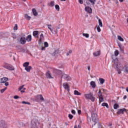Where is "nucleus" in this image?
I'll list each match as a JSON object with an SVG mask.
<instances>
[{
  "label": "nucleus",
  "mask_w": 128,
  "mask_h": 128,
  "mask_svg": "<svg viewBox=\"0 0 128 128\" xmlns=\"http://www.w3.org/2000/svg\"><path fill=\"white\" fill-rule=\"evenodd\" d=\"M31 128H36V123L34 120H32L31 122Z\"/></svg>",
  "instance_id": "nucleus-11"
},
{
  "label": "nucleus",
  "mask_w": 128,
  "mask_h": 128,
  "mask_svg": "<svg viewBox=\"0 0 128 128\" xmlns=\"http://www.w3.org/2000/svg\"><path fill=\"white\" fill-rule=\"evenodd\" d=\"M72 114H76V112L75 110H72L71 111Z\"/></svg>",
  "instance_id": "nucleus-48"
},
{
  "label": "nucleus",
  "mask_w": 128,
  "mask_h": 128,
  "mask_svg": "<svg viewBox=\"0 0 128 128\" xmlns=\"http://www.w3.org/2000/svg\"><path fill=\"white\" fill-rule=\"evenodd\" d=\"M120 2H124V0H119Z\"/></svg>",
  "instance_id": "nucleus-63"
},
{
  "label": "nucleus",
  "mask_w": 128,
  "mask_h": 128,
  "mask_svg": "<svg viewBox=\"0 0 128 128\" xmlns=\"http://www.w3.org/2000/svg\"><path fill=\"white\" fill-rule=\"evenodd\" d=\"M14 30H18V24H16L14 28Z\"/></svg>",
  "instance_id": "nucleus-47"
},
{
  "label": "nucleus",
  "mask_w": 128,
  "mask_h": 128,
  "mask_svg": "<svg viewBox=\"0 0 128 128\" xmlns=\"http://www.w3.org/2000/svg\"><path fill=\"white\" fill-rule=\"evenodd\" d=\"M56 51H55L54 54H53V56H56Z\"/></svg>",
  "instance_id": "nucleus-57"
},
{
  "label": "nucleus",
  "mask_w": 128,
  "mask_h": 128,
  "mask_svg": "<svg viewBox=\"0 0 128 128\" xmlns=\"http://www.w3.org/2000/svg\"><path fill=\"white\" fill-rule=\"evenodd\" d=\"M100 51H98L94 53V56H100Z\"/></svg>",
  "instance_id": "nucleus-23"
},
{
  "label": "nucleus",
  "mask_w": 128,
  "mask_h": 128,
  "mask_svg": "<svg viewBox=\"0 0 128 128\" xmlns=\"http://www.w3.org/2000/svg\"><path fill=\"white\" fill-rule=\"evenodd\" d=\"M55 8L58 12H60V6H58V4H56L55 6Z\"/></svg>",
  "instance_id": "nucleus-34"
},
{
  "label": "nucleus",
  "mask_w": 128,
  "mask_h": 128,
  "mask_svg": "<svg viewBox=\"0 0 128 128\" xmlns=\"http://www.w3.org/2000/svg\"><path fill=\"white\" fill-rule=\"evenodd\" d=\"M44 34H41L40 35L39 42H42V40H44Z\"/></svg>",
  "instance_id": "nucleus-25"
},
{
  "label": "nucleus",
  "mask_w": 128,
  "mask_h": 128,
  "mask_svg": "<svg viewBox=\"0 0 128 128\" xmlns=\"http://www.w3.org/2000/svg\"><path fill=\"white\" fill-rule=\"evenodd\" d=\"M103 92H106V90L105 89H103Z\"/></svg>",
  "instance_id": "nucleus-62"
},
{
  "label": "nucleus",
  "mask_w": 128,
  "mask_h": 128,
  "mask_svg": "<svg viewBox=\"0 0 128 128\" xmlns=\"http://www.w3.org/2000/svg\"><path fill=\"white\" fill-rule=\"evenodd\" d=\"M4 68H7V70H14V66H12L10 64H6L4 66Z\"/></svg>",
  "instance_id": "nucleus-5"
},
{
  "label": "nucleus",
  "mask_w": 128,
  "mask_h": 128,
  "mask_svg": "<svg viewBox=\"0 0 128 128\" xmlns=\"http://www.w3.org/2000/svg\"><path fill=\"white\" fill-rule=\"evenodd\" d=\"M62 2H66V0H60Z\"/></svg>",
  "instance_id": "nucleus-64"
},
{
  "label": "nucleus",
  "mask_w": 128,
  "mask_h": 128,
  "mask_svg": "<svg viewBox=\"0 0 128 128\" xmlns=\"http://www.w3.org/2000/svg\"><path fill=\"white\" fill-rule=\"evenodd\" d=\"M8 88L6 87V88H2V89L1 90H0V92H1V94H4V92H6V89H7Z\"/></svg>",
  "instance_id": "nucleus-36"
},
{
  "label": "nucleus",
  "mask_w": 128,
  "mask_h": 128,
  "mask_svg": "<svg viewBox=\"0 0 128 128\" xmlns=\"http://www.w3.org/2000/svg\"><path fill=\"white\" fill-rule=\"evenodd\" d=\"M98 128H102V125H100Z\"/></svg>",
  "instance_id": "nucleus-58"
},
{
  "label": "nucleus",
  "mask_w": 128,
  "mask_h": 128,
  "mask_svg": "<svg viewBox=\"0 0 128 128\" xmlns=\"http://www.w3.org/2000/svg\"><path fill=\"white\" fill-rule=\"evenodd\" d=\"M98 96H102V90H99L98 92Z\"/></svg>",
  "instance_id": "nucleus-35"
},
{
  "label": "nucleus",
  "mask_w": 128,
  "mask_h": 128,
  "mask_svg": "<svg viewBox=\"0 0 128 128\" xmlns=\"http://www.w3.org/2000/svg\"><path fill=\"white\" fill-rule=\"evenodd\" d=\"M99 82H100V84H104V79L102 78H100Z\"/></svg>",
  "instance_id": "nucleus-24"
},
{
  "label": "nucleus",
  "mask_w": 128,
  "mask_h": 128,
  "mask_svg": "<svg viewBox=\"0 0 128 128\" xmlns=\"http://www.w3.org/2000/svg\"><path fill=\"white\" fill-rule=\"evenodd\" d=\"M62 78L66 80H72V78L66 74H64Z\"/></svg>",
  "instance_id": "nucleus-6"
},
{
  "label": "nucleus",
  "mask_w": 128,
  "mask_h": 128,
  "mask_svg": "<svg viewBox=\"0 0 128 128\" xmlns=\"http://www.w3.org/2000/svg\"><path fill=\"white\" fill-rule=\"evenodd\" d=\"M117 68L116 70H117L118 74H122V71H120V68H118H118Z\"/></svg>",
  "instance_id": "nucleus-41"
},
{
  "label": "nucleus",
  "mask_w": 128,
  "mask_h": 128,
  "mask_svg": "<svg viewBox=\"0 0 128 128\" xmlns=\"http://www.w3.org/2000/svg\"><path fill=\"white\" fill-rule=\"evenodd\" d=\"M78 2L81 4H84V1L82 0H78Z\"/></svg>",
  "instance_id": "nucleus-50"
},
{
  "label": "nucleus",
  "mask_w": 128,
  "mask_h": 128,
  "mask_svg": "<svg viewBox=\"0 0 128 128\" xmlns=\"http://www.w3.org/2000/svg\"><path fill=\"white\" fill-rule=\"evenodd\" d=\"M82 34L84 36H85V38H90V34H88L84 33Z\"/></svg>",
  "instance_id": "nucleus-39"
},
{
  "label": "nucleus",
  "mask_w": 128,
  "mask_h": 128,
  "mask_svg": "<svg viewBox=\"0 0 128 128\" xmlns=\"http://www.w3.org/2000/svg\"><path fill=\"white\" fill-rule=\"evenodd\" d=\"M24 17H25V18H26V20H30L32 18L30 16H28V15L27 14H25Z\"/></svg>",
  "instance_id": "nucleus-29"
},
{
  "label": "nucleus",
  "mask_w": 128,
  "mask_h": 128,
  "mask_svg": "<svg viewBox=\"0 0 128 128\" xmlns=\"http://www.w3.org/2000/svg\"><path fill=\"white\" fill-rule=\"evenodd\" d=\"M26 38L24 37L21 38L20 39V42L22 44H26Z\"/></svg>",
  "instance_id": "nucleus-15"
},
{
  "label": "nucleus",
  "mask_w": 128,
  "mask_h": 128,
  "mask_svg": "<svg viewBox=\"0 0 128 128\" xmlns=\"http://www.w3.org/2000/svg\"><path fill=\"white\" fill-rule=\"evenodd\" d=\"M32 66H28L27 67H26L24 68V70H25L28 72H30V70H32Z\"/></svg>",
  "instance_id": "nucleus-19"
},
{
  "label": "nucleus",
  "mask_w": 128,
  "mask_h": 128,
  "mask_svg": "<svg viewBox=\"0 0 128 128\" xmlns=\"http://www.w3.org/2000/svg\"><path fill=\"white\" fill-rule=\"evenodd\" d=\"M46 76L47 78H54L52 76V74H50V70L46 71Z\"/></svg>",
  "instance_id": "nucleus-9"
},
{
  "label": "nucleus",
  "mask_w": 128,
  "mask_h": 128,
  "mask_svg": "<svg viewBox=\"0 0 128 128\" xmlns=\"http://www.w3.org/2000/svg\"><path fill=\"white\" fill-rule=\"evenodd\" d=\"M90 86H92V88H96V82L94 81H92L90 83Z\"/></svg>",
  "instance_id": "nucleus-18"
},
{
  "label": "nucleus",
  "mask_w": 128,
  "mask_h": 128,
  "mask_svg": "<svg viewBox=\"0 0 128 128\" xmlns=\"http://www.w3.org/2000/svg\"><path fill=\"white\" fill-rule=\"evenodd\" d=\"M127 98H128V96L126 95H125L124 96L123 98H124V100H126Z\"/></svg>",
  "instance_id": "nucleus-53"
},
{
  "label": "nucleus",
  "mask_w": 128,
  "mask_h": 128,
  "mask_svg": "<svg viewBox=\"0 0 128 128\" xmlns=\"http://www.w3.org/2000/svg\"><path fill=\"white\" fill-rule=\"evenodd\" d=\"M124 112H126V108L119 109L117 112V114H124Z\"/></svg>",
  "instance_id": "nucleus-8"
},
{
  "label": "nucleus",
  "mask_w": 128,
  "mask_h": 128,
  "mask_svg": "<svg viewBox=\"0 0 128 128\" xmlns=\"http://www.w3.org/2000/svg\"><path fill=\"white\" fill-rule=\"evenodd\" d=\"M68 117L69 118L70 120H72V118H74V116H72L71 114H69L68 116Z\"/></svg>",
  "instance_id": "nucleus-43"
},
{
  "label": "nucleus",
  "mask_w": 128,
  "mask_h": 128,
  "mask_svg": "<svg viewBox=\"0 0 128 128\" xmlns=\"http://www.w3.org/2000/svg\"><path fill=\"white\" fill-rule=\"evenodd\" d=\"M50 6H54V2L52 1L50 4Z\"/></svg>",
  "instance_id": "nucleus-40"
},
{
  "label": "nucleus",
  "mask_w": 128,
  "mask_h": 128,
  "mask_svg": "<svg viewBox=\"0 0 128 128\" xmlns=\"http://www.w3.org/2000/svg\"><path fill=\"white\" fill-rule=\"evenodd\" d=\"M89 0V2H91L92 4V6H94V4H96V0Z\"/></svg>",
  "instance_id": "nucleus-32"
},
{
  "label": "nucleus",
  "mask_w": 128,
  "mask_h": 128,
  "mask_svg": "<svg viewBox=\"0 0 128 128\" xmlns=\"http://www.w3.org/2000/svg\"><path fill=\"white\" fill-rule=\"evenodd\" d=\"M63 88L68 90V92H70V86H68V82H64L63 84Z\"/></svg>",
  "instance_id": "nucleus-7"
},
{
  "label": "nucleus",
  "mask_w": 128,
  "mask_h": 128,
  "mask_svg": "<svg viewBox=\"0 0 128 128\" xmlns=\"http://www.w3.org/2000/svg\"><path fill=\"white\" fill-rule=\"evenodd\" d=\"M0 128H8V126H6V121L4 120H2L0 121Z\"/></svg>",
  "instance_id": "nucleus-4"
},
{
  "label": "nucleus",
  "mask_w": 128,
  "mask_h": 128,
  "mask_svg": "<svg viewBox=\"0 0 128 128\" xmlns=\"http://www.w3.org/2000/svg\"><path fill=\"white\" fill-rule=\"evenodd\" d=\"M119 106L118 104H115L114 106V110H116L118 108Z\"/></svg>",
  "instance_id": "nucleus-37"
},
{
  "label": "nucleus",
  "mask_w": 128,
  "mask_h": 128,
  "mask_svg": "<svg viewBox=\"0 0 128 128\" xmlns=\"http://www.w3.org/2000/svg\"><path fill=\"white\" fill-rule=\"evenodd\" d=\"M26 40L28 42H32V35H28L26 38Z\"/></svg>",
  "instance_id": "nucleus-20"
},
{
  "label": "nucleus",
  "mask_w": 128,
  "mask_h": 128,
  "mask_svg": "<svg viewBox=\"0 0 128 128\" xmlns=\"http://www.w3.org/2000/svg\"><path fill=\"white\" fill-rule=\"evenodd\" d=\"M8 80V78L4 77L0 79V83L1 84H4V82H6Z\"/></svg>",
  "instance_id": "nucleus-13"
},
{
  "label": "nucleus",
  "mask_w": 128,
  "mask_h": 128,
  "mask_svg": "<svg viewBox=\"0 0 128 128\" xmlns=\"http://www.w3.org/2000/svg\"><path fill=\"white\" fill-rule=\"evenodd\" d=\"M30 66V62H25L23 64V66L24 68H26Z\"/></svg>",
  "instance_id": "nucleus-26"
},
{
  "label": "nucleus",
  "mask_w": 128,
  "mask_h": 128,
  "mask_svg": "<svg viewBox=\"0 0 128 128\" xmlns=\"http://www.w3.org/2000/svg\"><path fill=\"white\" fill-rule=\"evenodd\" d=\"M47 26H48V30H50L51 32H52V25L48 24V25H47Z\"/></svg>",
  "instance_id": "nucleus-31"
},
{
  "label": "nucleus",
  "mask_w": 128,
  "mask_h": 128,
  "mask_svg": "<svg viewBox=\"0 0 128 128\" xmlns=\"http://www.w3.org/2000/svg\"><path fill=\"white\" fill-rule=\"evenodd\" d=\"M4 86H8V82H6L4 84Z\"/></svg>",
  "instance_id": "nucleus-51"
},
{
  "label": "nucleus",
  "mask_w": 128,
  "mask_h": 128,
  "mask_svg": "<svg viewBox=\"0 0 128 128\" xmlns=\"http://www.w3.org/2000/svg\"><path fill=\"white\" fill-rule=\"evenodd\" d=\"M66 56H70V53H68V52H67V54H66Z\"/></svg>",
  "instance_id": "nucleus-61"
},
{
  "label": "nucleus",
  "mask_w": 128,
  "mask_h": 128,
  "mask_svg": "<svg viewBox=\"0 0 128 128\" xmlns=\"http://www.w3.org/2000/svg\"><path fill=\"white\" fill-rule=\"evenodd\" d=\"M41 50H46V47H42Z\"/></svg>",
  "instance_id": "nucleus-52"
},
{
  "label": "nucleus",
  "mask_w": 128,
  "mask_h": 128,
  "mask_svg": "<svg viewBox=\"0 0 128 128\" xmlns=\"http://www.w3.org/2000/svg\"><path fill=\"white\" fill-rule=\"evenodd\" d=\"M32 12H33L34 16H38V12H36V8H32Z\"/></svg>",
  "instance_id": "nucleus-21"
},
{
  "label": "nucleus",
  "mask_w": 128,
  "mask_h": 128,
  "mask_svg": "<svg viewBox=\"0 0 128 128\" xmlns=\"http://www.w3.org/2000/svg\"><path fill=\"white\" fill-rule=\"evenodd\" d=\"M33 36L35 38H38V31H34L33 32Z\"/></svg>",
  "instance_id": "nucleus-17"
},
{
  "label": "nucleus",
  "mask_w": 128,
  "mask_h": 128,
  "mask_svg": "<svg viewBox=\"0 0 128 128\" xmlns=\"http://www.w3.org/2000/svg\"><path fill=\"white\" fill-rule=\"evenodd\" d=\"M85 10L88 14H92V10L90 7L86 6L85 8Z\"/></svg>",
  "instance_id": "nucleus-10"
},
{
  "label": "nucleus",
  "mask_w": 128,
  "mask_h": 128,
  "mask_svg": "<svg viewBox=\"0 0 128 128\" xmlns=\"http://www.w3.org/2000/svg\"><path fill=\"white\" fill-rule=\"evenodd\" d=\"M98 24L100 26H102V20H100V19L98 20Z\"/></svg>",
  "instance_id": "nucleus-38"
},
{
  "label": "nucleus",
  "mask_w": 128,
  "mask_h": 128,
  "mask_svg": "<svg viewBox=\"0 0 128 128\" xmlns=\"http://www.w3.org/2000/svg\"><path fill=\"white\" fill-rule=\"evenodd\" d=\"M22 104H30V103L29 102H26L25 101H23L22 102Z\"/></svg>",
  "instance_id": "nucleus-42"
},
{
  "label": "nucleus",
  "mask_w": 128,
  "mask_h": 128,
  "mask_svg": "<svg viewBox=\"0 0 128 128\" xmlns=\"http://www.w3.org/2000/svg\"><path fill=\"white\" fill-rule=\"evenodd\" d=\"M74 94H75L76 96H80V92H78V91L75 90L74 91Z\"/></svg>",
  "instance_id": "nucleus-28"
},
{
  "label": "nucleus",
  "mask_w": 128,
  "mask_h": 128,
  "mask_svg": "<svg viewBox=\"0 0 128 128\" xmlns=\"http://www.w3.org/2000/svg\"><path fill=\"white\" fill-rule=\"evenodd\" d=\"M84 96L86 100H90L92 102H94L96 100V97H94L92 92L85 94H84Z\"/></svg>",
  "instance_id": "nucleus-1"
},
{
  "label": "nucleus",
  "mask_w": 128,
  "mask_h": 128,
  "mask_svg": "<svg viewBox=\"0 0 128 128\" xmlns=\"http://www.w3.org/2000/svg\"><path fill=\"white\" fill-rule=\"evenodd\" d=\"M118 54H120V52H118V50H116L114 52V55H112V58H116V56H118Z\"/></svg>",
  "instance_id": "nucleus-14"
},
{
  "label": "nucleus",
  "mask_w": 128,
  "mask_h": 128,
  "mask_svg": "<svg viewBox=\"0 0 128 128\" xmlns=\"http://www.w3.org/2000/svg\"><path fill=\"white\" fill-rule=\"evenodd\" d=\"M35 100L36 102H38L40 100L41 102H44V96H42V94H38L36 95L35 97Z\"/></svg>",
  "instance_id": "nucleus-3"
},
{
  "label": "nucleus",
  "mask_w": 128,
  "mask_h": 128,
  "mask_svg": "<svg viewBox=\"0 0 128 128\" xmlns=\"http://www.w3.org/2000/svg\"><path fill=\"white\" fill-rule=\"evenodd\" d=\"M24 85H22L18 88V90H20L21 92H24V90H26V88H24Z\"/></svg>",
  "instance_id": "nucleus-16"
},
{
  "label": "nucleus",
  "mask_w": 128,
  "mask_h": 128,
  "mask_svg": "<svg viewBox=\"0 0 128 128\" xmlns=\"http://www.w3.org/2000/svg\"><path fill=\"white\" fill-rule=\"evenodd\" d=\"M78 114L79 115L82 114V110H78Z\"/></svg>",
  "instance_id": "nucleus-49"
},
{
  "label": "nucleus",
  "mask_w": 128,
  "mask_h": 128,
  "mask_svg": "<svg viewBox=\"0 0 128 128\" xmlns=\"http://www.w3.org/2000/svg\"><path fill=\"white\" fill-rule=\"evenodd\" d=\"M102 106H106V108H109L108 104V103L103 102L102 103Z\"/></svg>",
  "instance_id": "nucleus-27"
},
{
  "label": "nucleus",
  "mask_w": 128,
  "mask_h": 128,
  "mask_svg": "<svg viewBox=\"0 0 128 128\" xmlns=\"http://www.w3.org/2000/svg\"><path fill=\"white\" fill-rule=\"evenodd\" d=\"M91 116L92 120V122H94L95 124L98 122V114H96V113H94L93 112H92L91 113Z\"/></svg>",
  "instance_id": "nucleus-2"
},
{
  "label": "nucleus",
  "mask_w": 128,
  "mask_h": 128,
  "mask_svg": "<svg viewBox=\"0 0 128 128\" xmlns=\"http://www.w3.org/2000/svg\"><path fill=\"white\" fill-rule=\"evenodd\" d=\"M44 46L45 48H48V42H44Z\"/></svg>",
  "instance_id": "nucleus-44"
},
{
  "label": "nucleus",
  "mask_w": 128,
  "mask_h": 128,
  "mask_svg": "<svg viewBox=\"0 0 128 128\" xmlns=\"http://www.w3.org/2000/svg\"><path fill=\"white\" fill-rule=\"evenodd\" d=\"M97 30L98 32H100L101 30H100V26H97Z\"/></svg>",
  "instance_id": "nucleus-45"
},
{
  "label": "nucleus",
  "mask_w": 128,
  "mask_h": 128,
  "mask_svg": "<svg viewBox=\"0 0 128 128\" xmlns=\"http://www.w3.org/2000/svg\"><path fill=\"white\" fill-rule=\"evenodd\" d=\"M99 102H104V97L102 96H99Z\"/></svg>",
  "instance_id": "nucleus-33"
},
{
  "label": "nucleus",
  "mask_w": 128,
  "mask_h": 128,
  "mask_svg": "<svg viewBox=\"0 0 128 128\" xmlns=\"http://www.w3.org/2000/svg\"><path fill=\"white\" fill-rule=\"evenodd\" d=\"M74 128H78V126L76 125H75Z\"/></svg>",
  "instance_id": "nucleus-60"
},
{
  "label": "nucleus",
  "mask_w": 128,
  "mask_h": 128,
  "mask_svg": "<svg viewBox=\"0 0 128 128\" xmlns=\"http://www.w3.org/2000/svg\"><path fill=\"white\" fill-rule=\"evenodd\" d=\"M78 128H82V126L80 125H78Z\"/></svg>",
  "instance_id": "nucleus-56"
},
{
  "label": "nucleus",
  "mask_w": 128,
  "mask_h": 128,
  "mask_svg": "<svg viewBox=\"0 0 128 128\" xmlns=\"http://www.w3.org/2000/svg\"><path fill=\"white\" fill-rule=\"evenodd\" d=\"M118 40H120V42H124V40L120 36H118Z\"/></svg>",
  "instance_id": "nucleus-30"
},
{
  "label": "nucleus",
  "mask_w": 128,
  "mask_h": 128,
  "mask_svg": "<svg viewBox=\"0 0 128 128\" xmlns=\"http://www.w3.org/2000/svg\"><path fill=\"white\" fill-rule=\"evenodd\" d=\"M88 70H90V66L88 67Z\"/></svg>",
  "instance_id": "nucleus-54"
},
{
  "label": "nucleus",
  "mask_w": 128,
  "mask_h": 128,
  "mask_svg": "<svg viewBox=\"0 0 128 128\" xmlns=\"http://www.w3.org/2000/svg\"><path fill=\"white\" fill-rule=\"evenodd\" d=\"M126 92H128V87L126 88Z\"/></svg>",
  "instance_id": "nucleus-59"
},
{
  "label": "nucleus",
  "mask_w": 128,
  "mask_h": 128,
  "mask_svg": "<svg viewBox=\"0 0 128 128\" xmlns=\"http://www.w3.org/2000/svg\"><path fill=\"white\" fill-rule=\"evenodd\" d=\"M112 60H113L114 64L116 65V68H118V59L116 57V58H112Z\"/></svg>",
  "instance_id": "nucleus-12"
},
{
  "label": "nucleus",
  "mask_w": 128,
  "mask_h": 128,
  "mask_svg": "<svg viewBox=\"0 0 128 128\" xmlns=\"http://www.w3.org/2000/svg\"><path fill=\"white\" fill-rule=\"evenodd\" d=\"M20 98V97L18 96H14V100H18V98Z\"/></svg>",
  "instance_id": "nucleus-46"
},
{
  "label": "nucleus",
  "mask_w": 128,
  "mask_h": 128,
  "mask_svg": "<svg viewBox=\"0 0 128 128\" xmlns=\"http://www.w3.org/2000/svg\"><path fill=\"white\" fill-rule=\"evenodd\" d=\"M123 68L124 69V72H126V74H128V65H124Z\"/></svg>",
  "instance_id": "nucleus-22"
},
{
  "label": "nucleus",
  "mask_w": 128,
  "mask_h": 128,
  "mask_svg": "<svg viewBox=\"0 0 128 128\" xmlns=\"http://www.w3.org/2000/svg\"><path fill=\"white\" fill-rule=\"evenodd\" d=\"M72 50H70L69 52L68 53H69V54H72Z\"/></svg>",
  "instance_id": "nucleus-55"
}]
</instances>
